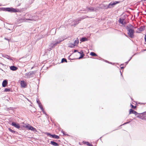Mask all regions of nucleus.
<instances>
[{"instance_id":"obj_31","label":"nucleus","mask_w":146,"mask_h":146,"mask_svg":"<svg viewBox=\"0 0 146 146\" xmlns=\"http://www.w3.org/2000/svg\"><path fill=\"white\" fill-rule=\"evenodd\" d=\"M132 120V119H130V121L129 122H126V123H123L122 125H125L126 124H127V123H129Z\"/></svg>"},{"instance_id":"obj_32","label":"nucleus","mask_w":146,"mask_h":146,"mask_svg":"<svg viewBox=\"0 0 146 146\" xmlns=\"http://www.w3.org/2000/svg\"><path fill=\"white\" fill-rule=\"evenodd\" d=\"M45 134L48 136H51L52 135L49 133L46 132L45 133Z\"/></svg>"},{"instance_id":"obj_24","label":"nucleus","mask_w":146,"mask_h":146,"mask_svg":"<svg viewBox=\"0 0 146 146\" xmlns=\"http://www.w3.org/2000/svg\"><path fill=\"white\" fill-rule=\"evenodd\" d=\"M5 57L9 60H12L11 58L8 55H6L5 56Z\"/></svg>"},{"instance_id":"obj_45","label":"nucleus","mask_w":146,"mask_h":146,"mask_svg":"<svg viewBox=\"0 0 146 146\" xmlns=\"http://www.w3.org/2000/svg\"><path fill=\"white\" fill-rule=\"evenodd\" d=\"M52 31H55V30L54 29H52Z\"/></svg>"},{"instance_id":"obj_38","label":"nucleus","mask_w":146,"mask_h":146,"mask_svg":"<svg viewBox=\"0 0 146 146\" xmlns=\"http://www.w3.org/2000/svg\"><path fill=\"white\" fill-rule=\"evenodd\" d=\"M77 51V50H74V52H76Z\"/></svg>"},{"instance_id":"obj_37","label":"nucleus","mask_w":146,"mask_h":146,"mask_svg":"<svg viewBox=\"0 0 146 146\" xmlns=\"http://www.w3.org/2000/svg\"><path fill=\"white\" fill-rule=\"evenodd\" d=\"M4 39H5V40H8V41H9V39H7V38H5Z\"/></svg>"},{"instance_id":"obj_3","label":"nucleus","mask_w":146,"mask_h":146,"mask_svg":"<svg viewBox=\"0 0 146 146\" xmlns=\"http://www.w3.org/2000/svg\"><path fill=\"white\" fill-rule=\"evenodd\" d=\"M28 16L29 18L27 19H23V21L24 22H26V21L27 20L36 21L38 19V17L37 16H36L35 17H33V16L31 15L28 14Z\"/></svg>"},{"instance_id":"obj_20","label":"nucleus","mask_w":146,"mask_h":146,"mask_svg":"<svg viewBox=\"0 0 146 146\" xmlns=\"http://www.w3.org/2000/svg\"><path fill=\"white\" fill-rule=\"evenodd\" d=\"M88 9L89 10H90V11H95V9L92 7H88Z\"/></svg>"},{"instance_id":"obj_10","label":"nucleus","mask_w":146,"mask_h":146,"mask_svg":"<svg viewBox=\"0 0 146 146\" xmlns=\"http://www.w3.org/2000/svg\"><path fill=\"white\" fill-rule=\"evenodd\" d=\"M8 84L7 81V80H4L2 83V86L3 87H5Z\"/></svg>"},{"instance_id":"obj_53","label":"nucleus","mask_w":146,"mask_h":146,"mask_svg":"<svg viewBox=\"0 0 146 146\" xmlns=\"http://www.w3.org/2000/svg\"><path fill=\"white\" fill-rule=\"evenodd\" d=\"M133 56H132V57H133Z\"/></svg>"},{"instance_id":"obj_9","label":"nucleus","mask_w":146,"mask_h":146,"mask_svg":"<svg viewBox=\"0 0 146 146\" xmlns=\"http://www.w3.org/2000/svg\"><path fill=\"white\" fill-rule=\"evenodd\" d=\"M20 84L21 87L23 88H25L27 86L26 82L24 80L21 81L20 82Z\"/></svg>"},{"instance_id":"obj_25","label":"nucleus","mask_w":146,"mask_h":146,"mask_svg":"<svg viewBox=\"0 0 146 146\" xmlns=\"http://www.w3.org/2000/svg\"><path fill=\"white\" fill-rule=\"evenodd\" d=\"M8 129L11 132H12L13 133H15V131H14L12 130V129H11L10 128H9Z\"/></svg>"},{"instance_id":"obj_7","label":"nucleus","mask_w":146,"mask_h":146,"mask_svg":"<svg viewBox=\"0 0 146 146\" xmlns=\"http://www.w3.org/2000/svg\"><path fill=\"white\" fill-rule=\"evenodd\" d=\"M7 11L11 13H15L17 11L16 9L12 7H7Z\"/></svg>"},{"instance_id":"obj_40","label":"nucleus","mask_w":146,"mask_h":146,"mask_svg":"<svg viewBox=\"0 0 146 146\" xmlns=\"http://www.w3.org/2000/svg\"><path fill=\"white\" fill-rule=\"evenodd\" d=\"M84 54H83V55H82V56H83V58H84Z\"/></svg>"},{"instance_id":"obj_14","label":"nucleus","mask_w":146,"mask_h":146,"mask_svg":"<svg viewBox=\"0 0 146 146\" xmlns=\"http://www.w3.org/2000/svg\"><path fill=\"white\" fill-rule=\"evenodd\" d=\"M51 137L53 138L56 139H58L59 138V136L55 135H52Z\"/></svg>"},{"instance_id":"obj_34","label":"nucleus","mask_w":146,"mask_h":146,"mask_svg":"<svg viewBox=\"0 0 146 146\" xmlns=\"http://www.w3.org/2000/svg\"><path fill=\"white\" fill-rule=\"evenodd\" d=\"M36 102L38 104H39V103H40L39 101V100H38V99L36 100Z\"/></svg>"},{"instance_id":"obj_17","label":"nucleus","mask_w":146,"mask_h":146,"mask_svg":"<svg viewBox=\"0 0 146 146\" xmlns=\"http://www.w3.org/2000/svg\"><path fill=\"white\" fill-rule=\"evenodd\" d=\"M124 19H120L119 20V22L122 24V25H124L125 23V22H123Z\"/></svg>"},{"instance_id":"obj_26","label":"nucleus","mask_w":146,"mask_h":146,"mask_svg":"<svg viewBox=\"0 0 146 146\" xmlns=\"http://www.w3.org/2000/svg\"><path fill=\"white\" fill-rule=\"evenodd\" d=\"M134 111L132 109H130L129 110V114H131V113L133 114Z\"/></svg>"},{"instance_id":"obj_15","label":"nucleus","mask_w":146,"mask_h":146,"mask_svg":"<svg viewBox=\"0 0 146 146\" xmlns=\"http://www.w3.org/2000/svg\"><path fill=\"white\" fill-rule=\"evenodd\" d=\"M50 143L52 145L55 146H57L58 145L57 143L53 141H51Z\"/></svg>"},{"instance_id":"obj_12","label":"nucleus","mask_w":146,"mask_h":146,"mask_svg":"<svg viewBox=\"0 0 146 146\" xmlns=\"http://www.w3.org/2000/svg\"><path fill=\"white\" fill-rule=\"evenodd\" d=\"M38 104V106H39V107H40V108L41 109V110L43 111V113H45V114H46V113H45V112L44 111V109H43V108H42V106L41 104V103H39Z\"/></svg>"},{"instance_id":"obj_22","label":"nucleus","mask_w":146,"mask_h":146,"mask_svg":"<svg viewBox=\"0 0 146 146\" xmlns=\"http://www.w3.org/2000/svg\"><path fill=\"white\" fill-rule=\"evenodd\" d=\"M31 126H30L29 124H28L26 125V127L29 130L30 129V128H31Z\"/></svg>"},{"instance_id":"obj_33","label":"nucleus","mask_w":146,"mask_h":146,"mask_svg":"<svg viewBox=\"0 0 146 146\" xmlns=\"http://www.w3.org/2000/svg\"><path fill=\"white\" fill-rule=\"evenodd\" d=\"M133 114H135V115H137L138 113L137 112L134 111Z\"/></svg>"},{"instance_id":"obj_50","label":"nucleus","mask_w":146,"mask_h":146,"mask_svg":"<svg viewBox=\"0 0 146 146\" xmlns=\"http://www.w3.org/2000/svg\"><path fill=\"white\" fill-rule=\"evenodd\" d=\"M124 35H125V36H127L125 34Z\"/></svg>"},{"instance_id":"obj_49","label":"nucleus","mask_w":146,"mask_h":146,"mask_svg":"<svg viewBox=\"0 0 146 146\" xmlns=\"http://www.w3.org/2000/svg\"><path fill=\"white\" fill-rule=\"evenodd\" d=\"M27 16V14H26V15H25V16Z\"/></svg>"},{"instance_id":"obj_23","label":"nucleus","mask_w":146,"mask_h":146,"mask_svg":"<svg viewBox=\"0 0 146 146\" xmlns=\"http://www.w3.org/2000/svg\"><path fill=\"white\" fill-rule=\"evenodd\" d=\"M90 55L92 56H97V55L94 52H91L90 53Z\"/></svg>"},{"instance_id":"obj_41","label":"nucleus","mask_w":146,"mask_h":146,"mask_svg":"<svg viewBox=\"0 0 146 146\" xmlns=\"http://www.w3.org/2000/svg\"><path fill=\"white\" fill-rule=\"evenodd\" d=\"M132 58V57H131L130 58V59L129 60V61Z\"/></svg>"},{"instance_id":"obj_52","label":"nucleus","mask_w":146,"mask_h":146,"mask_svg":"<svg viewBox=\"0 0 146 146\" xmlns=\"http://www.w3.org/2000/svg\"><path fill=\"white\" fill-rule=\"evenodd\" d=\"M133 56H132V57H133Z\"/></svg>"},{"instance_id":"obj_36","label":"nucleus","mask_w":146,"mask_h":146,"mask_svg":"<svg viewBox=\"0 0 146 146\" xmlns=\"http://www.w3.org/2000/svg\"><path fill=\"white\" fill-rule=\"evenodd\" d=\"M122 65V64H121L120 66V67H121V69H123L124 68V67L123 66H121Z\"/></svg>"},{"instance_id":"obj_1","label":"nucleus","mask_w":146,"mask_h":146,"mask_svg":"<svg viewBox=\"0 0 146 146\" xmlns=\"http://www.w3.org/2000/svg\"><path fill=\"white\" fill-rule=\"evenodd\" d=\"M64 39L62 37H59L58 39L55 40L54 41L51 43L49 45V50H52L57 44H60L61 42L64 40Z\"/></svg>"},{"instance_id":"obj_35","label":"nucleus","mask_w":146,"mask_h":146,"mask_svg":"<svg viewBox=\"0 0 146 146\" xmlns=\"http://www.w3.org/2000/svg\"><path fill=\"white\" fill-rule=\"evenodd\" d=\"M144 38L145 41L146 42V34L145 35Z\"/></svg>"},{"instance_id":"obj_46","label":"nucleus","mask_w":146,"mask_h":146,"mask_svg":"<svg viewBox=\"0 0 146 146\" xmlns=\"http://www.w3.org/2000/svg\"><path fill=\"white\" fill-rule=\"evenodd\" d=\"M120 73H121V75H122V74L121 73V71H120Z\"/></svg>"},{"instance_id":"obj_21","label":"nucleus","mask_w":146,"mask_h":146,"mask_svg":"<svg viewBox=\"0 0 146 146\" xmlns=\"http://www.w3.org/2000/svg\"><path fill=\"white\" fill-rule=\"evenodd\" d=\"M78 54H80V56L79 58L78 59H80L82 58V52H81V51L80 52H78Z\"/></svg>"},{"instance_id":"obj_13","label":"nucleus","mask_w":146,"mask_h":146,"mask_svg":"<svg viewBox=\"0 0 146 146\" xmlns=\"http://www.w3.org/2000/svg\"><path fill=\"white\" fill-rule=\"evenodd\" d=\"M75 46L74 43H69L68 44V46L70 48H72Z\"/></svg>"},{"instance_id":"obj_29","label":"nucleus","mask_w":146,"mask_h":146,"mask_svg":"<svg viewBox=\"0 0 146 146\" xmlns=\"http://www.w3.org/2000/svg\"><path fill=\"white\" fill-rule=\"evenodd\" d=\"M88 40V39L86 37H83V42L86 41Z\"/></svg>"},{"instance_id":"obj_18","label":"nucleus","mask_w":146,"mask_h":146,"mask_svg":"<svg viewBox=\"0 0 146 146\" xmlns=\"http://www.w3.org/2000/svg\"><path fill=\"white\" fill-rule=\"evenodd\" d=\"M83 143H84V144H86L87 145H88L89 146H93V145L91 144H90L89 142H84L83 141Z\"/></svg>"},{"instance_id":"obj_27","label":"nucleus","mask_w":146,"mask_h":146,"mask_svg":"<svg viewBox=\"0 0 146 146\" xmlns=\"http://www.w3.org/2000/svg\"><path fill=\"white\" fill-rule=\"evenodd\" d=\"M10 91V89L9 88H5L4 90L5 92H9Z\"/></svg>"},{"instance_id":"obj_11","label":"nucleus","mask_w":146,"mask_h":146,"mask_svg":"<svg viewBox=\"0 0 146 146\" xmlns=\"http://www.w3.org/2000/svg\"><path fill=\"white\" fill-rule=\"evenodd\" d=\"M10 69L13 71L16 70L17 69V68L14 66H11L10 67Z\"/></svg>"},{"instance_id":"obj_4","label":"nucleus","mask_w":146,"mask_h":146,"mask_svg":"<svg viewBox=\"0 0 146 146\" xmlns=\"http://www.w3.org/2000/svg\"><path fill=\"white\" fill-rule=\"evenodd\" d=\"M120 1H115L111 2L108 5L107 8H110L113 7L116 4L120 3Z\"/></svg>"},{"instance_id":"obj_28","label":"nucleus","mask_w":146,"mask_h":146,"mask_svg":"<svg viewBox=\"0 0 146 146\" xmlns=\"http://www.w3.org/2000/svg\"><path fill=\"white\" fill-rule=\"evenodd\" d=\"M64 62H67V61L66 59L65 58H63L61 60V62L62 63Z\"/></svg>"},{"instance_id":"obj_6","label":"nucleus","mask_w":146,"mask_h":146,"mask_svg":"<svg viewBox=\"0 0 146 146\" xmlns=\"http://www.w3.org/2000/svg\"><path fill=\"white\" fill-rule=\"evenodd\" d=\"M137 117L142 119L146 120V116L145 115V113L144 112L143 113H138Z\"/></svg>"},{"instance_id":"obj_47","label":"nucleus","mask_w":146,"mask_h":146,"mask_svg":"<svg viewBox=\"0 0 146 146\" xmlns=\"http://www.w3.org/2000/svg\"><path fill=\"white\" fill-rule=\"evenodd\" d=\"M62 132L63 134L64 135V132L63 131H62Z\"/></svg>"},{"instance_id":"obj_42","label":"nucleus","mask_w":146,"mask_h":146,"mask_svg":"<svg viewBox=\"0 0 146 146\" xmlns=\"http://www.w3.org/2000/svg\"><path fill=\"white\" fill-rule=\"evenodd\" d=\"M131 106H132V108H133L134 107V106L132 105H131Z\"/></svg>"},{"instance_id":"obj_44","label":"nucleus","mask_w":146,"mask_h":146,"mask_svg":"<svg viewBox=\"0 0 146 146\" xmlns=\"http://www.w3.org/2000/svg\"><path fill=\"white\" fill-rule=\"evenodd\" d=\"M129 61H127V62H125V63H126V64H127L128 63V62H129Z\"/></svg>"},{"instance_id":"obj_8","label":"nucleus","mask_w":146,"mask_h":146,"mask_svg":"<svg viewBox=\"0 0 146 146\" xmlns=\"http://www.w3.org/2000/svg\"><path fill=\"white\" fill-rule=\"evenodd\" d=\"M11 125L17 129H19L20 127V125L18 123H17L15 122H13Z\"/></svg>"},{"instance_id":"obj_43","label":"nucleus","mask_w":146,"mask_h":146,"mask_svg":"<svg viewBox=\"0 0 146 146\" xmlns=\"http://www.w3.org/2000/svg\"><path fill=\"white\" fill-rule=\"evenodd\" d=\"M105 61L106 62H107L108 63H110V62H109L108 61H107V60H106Z\"/></svg>"},{"instance_id":"obj_30","label":"nucleus","mask_w":146,"mask_h":146,"mask_svg":"<svg viewBox=\"0 0 146 146\" xmlns=\"http://www.w3.org/2000/svg\"><path fill=\"white\" fill-rule=\"evenodd\" d=\"M2 10L3 11H7V8H2Z\"/></svg>"},{"instance_id":"obj_5","label":"nucleus","mask_w":146,"mask_h":146,"mask_svg":"<svg viewBox=\"0 0 146 146\" xmlns=\"http://www.w3.org/2000/svg\"><path fill=\"white\" fill-rule=\"evenodd\" d=\"M35 72L34 71H31L29 72L26 73L25 74L26 78H29L31 77H33L34 75L35 74Z\"/></svg>"},{"instance_id":"obj_16","label":"nucleus","mask_w":146,"mask_h":146,"mask_svg":"<svg viewBox=\"0 0 146 146\" xmlns=\"http://www.w3.org/2000/svg\"><path fill=\"white\" fill-rule=\"evenodd\" d=\"M79 41L78 39L77 38L75 40L74 42V44L75 46H76L78 43Z\"/></svg>"},{"instance_id":"obj_19","label":"nucleus","mask_w":146,"mask_h":146,"mask_svg":"<svg viewBox=\"0 0 146 146\" xmlns=\"http://www.w3.org/2000/svg\"><path fill=\"white\" fill-rule=\"evenodd\" d=\"M30 130H31L34 132H36L37 131L36 129L32 126H31V128H30Z\"/></svg>"},{"instance_id":"obj_2","label":"nucleus","mask_w":146,"mask_h":146,"mask_svg":"<svg viewBox=\"0 0 146 146\" xmlns=\"http://www.w3.org/2000/svg\"><path fill=\"white\" fill-rule=\"evenodd\" d=\"M134 27L131 24L128 25L126 27V29L128 31L127 34L131 38H133L134 37Z\"/></svg>"},{"instance_id":"obj_48","label":"nucleus","mask_w":146,"mask_h":146,"mask_svg":"<svg viewBox=\"0 0 146 146\" xmlns=\"http://www.w3.org/2000/svg\"><path fill=\"white\" fill-rule=\"evenodd\" d=\"M8 30H13V29H12V30H11L10 29H8Z\"/></svg>"},{"instance_id":"obj_39","label":"nucleus","mask_w":146,"mask_h":146,"mask_svg":"<svg viewBox=\"0 0 146 146\" xmlns=\"http://www.w3.org/2000/svg\"><path fill=\"white\" fill-rule=\"evenodd\" d=\"M80 41H81V42H82V38H80Z\"/></svg>"},{"instance_id":"obj_51","label":"nucleus","mask_w":146,"mask_h":146,"mask_svg":"<svg viewBox=\"0 0 146 146\" xmlns=\"http://www.w3.org/2000/svg\"><path fill=\"white\" fill-rule=\"evenodd\" d=\"M84 18H83V17L82 19H84Z\"/></svg>"}]
</instances>
